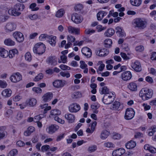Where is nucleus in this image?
I'll return each mask as SVG.
<instances>
[{
	"mask_svg": "<svg viewBox=\"0 0 156 156\" xmlns=\"http://www.w3.org/2000/svg\"><path fill=\"white\" fill-rule=\"evenodd\" d=\"M24 8L25 6L23 4L17 3L15 5L13 8L9 9L8 12L11 15L18 16L21 14L20 12L22 11Z\"/></svg>",
	"mask_w": 156,
	"mask_h": 156,
	"instance_id": "1",
	"label": "nucleus"
},
{
	"mask_svg": "<svg viewBox=\"0 0 156 156\" xmlns=\"http://www.w3.org/2000/svg\"><path fill=\"white\" fill-rule=\"evenodd\" d=\"M153 94V90L147 88H142L140 91L139 96L144 101L151 98Z\"/></svg>",
	"mask_w": 156,
	"mask_h": 156,
	"instance_id": "2",
	"label": "nucleus"
},
{
	"mask_svg": "<svg viewBox=\"0 0 156 156\" xmlns=\"http://www.w3.org/2000/svg\"><path fill=\"white\" fill-rule=\"evenodd\" d=\"M45 45L42 43L40 42L35 45L33 48V51L34 53L41 55L45 52Z\"/></svg>",
	"mask_w": 156,
	"mask_h": 156,
	"instance_id": "3",
	"label": "nucleus"
},
{
	"mask_svg": "<svg viewBox=\"0 0 156 156\" xmlns=\"http://www.w3.org/2000/svg\"><path fill=\"white\" fill-rule=\"evenodd\" d=\"M133 24L135 27L143 29L145 27L146 22L141 18H137L133 20Z\"/></svg>",
	"mask_w": 156,
	"mask_h": 156,
	"instance_id": "4",
	"label": "nucleus"
},
{
	"mask_svg": "<svg viewBox=\"0 0 156 156\" xmlns=\"http://www.w3.org/2000/svg\"><path fill=\"white\" fill-rule=\"evenodd\" d=\"M113 95V94L111 92L108 94L104 95L102 99L103 102L106 105L111 104L114 100Z\"/></svg>",
	"mask_w": 156,
	"mask_h": 156,
	"instance_id": "5",
	"label": "nucleus"
},
{
	"mask_svg": "<svg viewBox=\"0 0 156 156\" xmlns=\"http://www.w3.org/2000/svg\"><path fill=\"white\" fill-rule=\"evenodd\" d=\"M9 79L12 82L16 83L22 80V76L19 72L13 73L10 76Z\"/></svg>",
	"mask_w": 156,
	"mask_h": 156,
	"instance_id": "6",
	"label": "nucleus"
},
{
	"mask_svg": "<svg viewBox=\"0 0 156 156\" xmlns=\"http://www.w3.org/2000/svg\"><path fill=\"white\" fill-rule=\"evenodd\" d=\"M135 113V112L133 108H127L125 112L124 118L126 120H130L133 118Z\"/></svg>",
	"mask_w": 156,
	"mask_h": 156,
	"instance_id": "7",
	"label": "nucleus"
},
{
	"mask_svg": "<svg viewBox=\"0 0 156 156\" xmlns=\"http://www.w3.org/2000/svg\"><path fill=\"white\" fill-rule=\"evenodd\" d=\"M16 27V24L14 23H8L4 27V30L6 33H10L15 30Z\"/></svg>",
	"mask_w": 156,
	"mask_h": 156,
	"instance_id": "8",
	"label": "nucleus"
},
{
	"mask_svg": "<svg viewBox=\"0 0 156 156\" xmlns=\"http://www.w3.org/2000/svg\"><path fill=\"white\" fill-rule=\"evenodd\" d=\"M71 20L74 23L78 24L82 22L83 19L79 14L76 13H74L72 15Z\"/></svg>",
	"mask_w": 156,
	"mask_h": 156,
	"instance_id": "9",
	"label": "nucleus"
},
{
	"mask_svg": "<svg viewBox=\"0 0 156 156\" xmlns=\"http://www.w3.org/2000/svg\"><path fill=\"white\" fill-rule=\"evenodd\" d=\"M12 35L19 42H22L24 40L23 34L20 32L16 31L13 33Z\"/></svg>",
	"mask_w": 156,
	"mask_h": 156,
	"instance_id": "10",
	"label": "nucleus"
},
{
	"mask_svg": "<svg viewBox=\"0 0 156 156\" xmlns=\"http://www.w3.org/2000/svg\"><path fill=\"white\" fill-rule=\"evenodd\" d=\"M80 109V105L76 103H73L70 105L69 107V111L71 112H76Z\"/></svg>",
	"mask_w": 156,
	"mask_h": 156,
	"instance_id": "11",
	"label": "nucleus"
},
{
	"mask_svg": "<svg viewBox=\"0 0 156 156\" xmlns=\"http://www.w3.org/2000/svg\"><path fill=\"white\" fill-rule=\"evenodd\" d=\"M131 67L137 72H140L142 70L140 63L136 61L134 63H132L131 65Z\"/></svg>",
	"mask_w": 156,
	"mask_h": 156,
	"instance_id": "12",
	"label": "nucleus"
},
{
	"mask_svg": "<svg viewBox=\"0 0 156 156\" xmlns=\"http://www.w3.org/2000/svg\"><path fill=\"white\" fill-rule=\"evenodd\" d=\"M132 77L131 73L129 71H126L121 74V78L124 81L130 80Z\"/></svg>",
	"mask_w": 156,
	"mask_h": 156,
	"instance_id": "13",
	"label": "nucleus"
},
{
	"mask_svg": "<svg viewBox=\"0 0 156 156\" xmlns=\"http://www.w3.org/2000/svg\"><path fill=\"white\" fill-rule=\"evenodd\" d=\"M58 126L55 125H51L47 128V132L49 134H52L58 129Z\"/></svg>",
	"mask_w": 156,
	"mask_h": 156,
	"instance_id": "14",
	"label": "nucleus"
},
{
	"mask_svg": "<svg viewBox=\"0 0 156 156\" xmlns=\"http://www.w3.org/2000/svg\"><path fill=\"white\" fill-rule=\"evenodd\" d=\"M96 51L97 55H98L100 56H105L109 53V51L105 48L101 50L98 49Z\"/></svg>",
	"mask_w": 156,
	"mask_h": 156,
	"instance_id": "15",
	"label": "nucleus"
},
{
	"mask_svg": "<svg viewBox=\"0 0 156 156\" xmlns=\"http://www.w3.org/2000/svg\"><path fill=\"white\" fill-rule=\"evenodd\" d=\"M6 127L5 126L0 127V140L5 137L7 135L6 131Z\"/></svg>",
	"mask_w": 156,
	"mask_h": 156,
	"instance_id": "16",
	"label": "nucleus"
},
{
	"mask_svg": "<svg viewBox=\"0 0 156 156\" xmlns=\"http://www.w3.org/2000/svg\"><path fill=\"white\" fill-rule=\"evenodd\" d=\"M37 103V100L34 98H31L27 99L25 102V103L27 105L32 107L34 106Z\"/></svg>",
	"mask_w": 156,
	"mask_h": 156,
	"instance_id": "17",
	"label": "nucleus"
},
{
	"mask_svg": "<svg viewBox=\"0 0 156 156\" xmlns=\"http://www.w3.org/2000/svg\"><path fill=\"white\" fill-rule=\"evenodd\" d=\"M125 152V150L123 148H120L114 151L112 155L113 156H121Z\"/></svg>",
	"mask_w": 156,
	"mask_h": 156,
	"instance_id": "18",
	"label": "nucleus"
},
{
	"mask_svg": "<svg viewBox=\"0 0 156 156\" xmlns=\"http://www.w3.org/2000/svg\"><path fill=\"white\" fill-rule=\"evenodd\" d=\"M82 53L84 55L87 56V57H90L92 55L91 50L87 47L83 48L81 50Z\"/></svg>",
	"mask_w": 156,
	"mask_h": 156,
	"instance_id": "19",
	"label": "nucleus"
},
{
	"mask_svg": "<svg viewBox=\"0 0 156 156\" xmlns=\"http://www.w3.org/2000/svg\"><path fill=\"white\" fill-rule=\"evenodd\" d=\"M53 94L52 93L48 92L45 94L42 97L43 101L45 102H47L50 101L52 98Z\"/></svg>",
	"mask_w": 156,
	"mask_h": 156,
	"instance_id": "20",
	"label": "nucleus"
},
{
	"mask_svg": "<svg viewBox=\"0 0 156 156\" xmlns=\"http://www.w3.org/2000/svg\"><path fill=\"white\" fill-rule=\"evenodd\" d=\"M54 87L56 88H60L63 87L65 84L64 82L61 80H56L53 83Z\"/></svg>",
	"mask_w": 156,
	"mask_h": 156,
	"instance_id": "21",
	"label": "nucleus"
},
{
	"mask_svg": "<svg viewBox=\"0 0 156 156\" xmlns=\"http://www.w3.org/2000/svg\"><path fill=\"white\" fill-rule=\"evenodd\" d=\"M68 32L71 34L75 33L76 34H78L80 33V29L73 27L72 26H69L68 27Z\"/></svg>",
	"mask_w": 156,
	"mask_h": 156,
	"instance_id": "22",
	"label": "nucleus"
},
{
	"mask_svg": "<svg viewBox=\"0 0 156 156\" xmlns=\"http://www.w3.org/2000/svg\"><path fill=\"white\" fill-rule=\"evenodd\" d=\"M65 117L67 119L69 123H73L75 119V117L74 115L72 114H67L65 115Z\"/></svg>",
	"mask_w": 156,
	"mask_h": 156,
	"instance_id": "23",
	"label": "nucleus"
},
{
	"mask_svg": "<svg viewBox=\"0 0 156 156\" xmlns=\"http://www.w3.org/2000/svg\"><path fill=\"white\" fill-rule=\"evenodd\" d=\"M48 39H49L48 41L52 46H55L56 43V37L52 35H49Z\"/></svg>",
	"mask_w": 156,
	"mask_h": 156,
	"instance_id": "24",
	"label": "nucleus"
},
{
	"mask_svg": "<svg viewBox=\"0 0 156 156\" xmlns=\"http://www.w3.org/2000/svg\"><path fill=\"white\" fill-rule=\"evenodd\" d=\"M12 93V91L10 89H6L2 91V94L5 97H8L11 96Z\"/></svg>",
	"mask_w": 156,
	"mask_h": 156,
	"instance_id": "25",
	"label": "nucleus"
},
{
	"mask_svg": "<svg viewBox=\"0 0 156 156\" xmlns=\"http://www.w3.org/2000/svg\"><path fill=\"white\" fill-rule=\"evenodd\" d=\"M115 33V31L113 29L110 28L105 31L104 35L107 37H111Z\"/></svg>",
	"mask_w": 156,
	"mask_h": 156,
	"instance_id": "26",
	"label": "nucleus"
},
{
	"mask_svg": "<svg viewBox=\"0 0 156 156\" xmlns=\"http://www.w3.org/2000/svg\"><path fill=\"white\" fill-rule=\"evenodd\" d=\"M107 13L104 11H101L99 12L97 14V17L98 20H101L103 17L106 16Z\"/></svg>",
	"mask_w": 156,
	"mask_h": 156,
	"instance_id": "27",
	"label": "nucleus"
},
{
	"mask_svg": "<svg viewBox=\"0 0 156 156\" xmlns=\"http://www.w3.org/2000/svg\"><path fill=\"white\" fill-rule=\"evenodd\" d=\"M34 130V127L33 126H30L27 129L26 131L24 132V135L26 136H29L32 133Z\"/></svg>",
	"mask_w": 156,
	"mask_h": 156,
	"instance_id": "28",
	"label": "nucleus"
},
{
	"mask_svg": "<svg viewBox=\"0 0 156 156\" xmlns=\"http://www.w3.org/2000/svg\"><path fill=\"white\" fill-rule=\"evenodd\" d=\"M136 146V143L133 141L128 142L126 144V148L129 149H131L134 147Z\"/></svg>",
	"mask_w": 156,
	"mask_h": 156,
	"instance_id": "29",
	"label": "nucleus"
},
{
	"mask_svg": "<svg viewBox=\"0 0 156 156\" xmlns=\"http://www.w3.org/2000/svg\"><path fill=\"white\" fill-rule=\"evenodd\" d=\"M144 148L145 150H148L152 153L156 152V149L152 146H150L149 144H146L144 146Z\"/></svg>",
	"mask_w": 156,
	"mask_h": 156,
	"instance_id": "30",
	"label": "nucleus"
},
{
	"mask_svg": "<svg viewBox=\"0 0 156 156\" xmlns=\"http://www.w3.org/2000/svg\"><path fill=\"white\" fill-rule=\"evenodd\" d=\"M128 87L132 91H136L137 90L136 84L134 82L130 83L128 85Z\"/></svg>",
	"mask_w": 156,
	"mask_h": 156,
	"instance_id": "31",
	"label": "nucleus"
},
{
	"mask_svg": "<svg viewBox=\"0 0 156 156\" xmlns=\"http://www.w3.org/2000/svg\"><path fill=\"white\" fill-rule=\"evenodd\" d=\"M0 55L4 58H6L8 56V52L3 48H0Z\"/></svg>",
	"mask_w": 156,
	"mask_h": 156,
	"instance_id": "32",
	"label": "nucleus"
},
{
	"mask_svg": "<svg viewBox=\"0 0 156 156\" xmlns=\"http://www.w3.org/2000/svg\"><path fill=\"white\" fill-rule=\"evenodd\" d=\"M48 62L51 65L55 66L57 64L56 60L53 57H50L48 58Z\"/></svg>",
	"mask_w": 156,
	"mask_h": 156,
	"instance_id": "33",
	"label": "nucleus"
},
{
	"mask_svg": "<svg viewBox=\"0 0 156 156\" xmlns=\"http://www.w3.org/2000/svg\"><path fill=\"white\" fill-rule=\"evenodd\" d=\"M141 0H130V2L132 5L135 6H139L142 3Z\"/></svg>",
	"mask_w": 156,
	"mask_h": 156,
	"instance_id": "34",
	"label": "nucleus"
},
{
	"mask_svg": "<svg viewBox=\"0 0 156 156\" xmlns=\"http://www.w3.org/2000/svg\"><path fill=\"white\" fill-rule=\"evenodd\" d=\"M99 91L101 94H108L110 93L109 89L106 86H104L102 87L101 90L100 89Z\"/></svg>",
	"mask_w": 156,
	"mask_h": 156,
	"instance_id": "35",
	"label": "nucleus"
},
{
	"mask_svg": "<svg viewBox=\"0 0 156 156\" xmlns=\"http://www.w3.org/2000/svg\"><path fill=\"white\" fill-rule=\"evenodd\" d=\"M120 105V103L118 101H115L111 106L110 109L113 110H117Z\"/></svg>",
	"mask_w": 156,
	"mask_h": 156,
	"instance_id": "36",
	"label": "nucleus"
},
{
	"mask_svg": "<svg viewBox=\"0 0 156 156\" xmlns=\"http://www.w3.org/2000/svg\"><path fill=\"white\" fill-rule=\"evenodd\" d=\"M109 133V132L107 131L103 130L101 133L100 138L102 139H105L108 136Z\"/></svg>",
	"mask_w": 156,
	"mask_h": 156,
	"instance_id": "37",
	"label": "nucleus"
},
{
	"mask_svg": "<svg viewBox=\"0 0 156 156\" xmlns=\"http://www.w3.org/2000/svg\"><path fill=\"white\" fill-rule=\"evenodd\" d=\"M4 43L5 44L8 46H12L15 44V42L10 39H5Z\"/></svg>",
	"mask_w": 156,
	"mask_h": 156,
	"instance_id": "38",
	"label": "nucleus"
},
{
	"mask_svg": "<svg viewBox=\"0 0 156 156\" xmlns=\"http://www.w3.org/2000/svg\"><path fill=\"white\" fill-rule=\"evenodd\" d=\"M9 54L8 55L10 58H12L14 56L15 54L18 53V51L16 49H13L10 50L9 52Z\"/></svg>",
	"mask_w": 156,
	"mask_h": 156,
	"instance_id": "39",
	"label": "nucleus"
},
{
	"mask_svg": "<svg viewBox=\"0 0 156 156\" xmlns=\"http://www.w3.org/2000/svg\"><path fill=\"white\" fill-rule=\"evenodd\" d=\"M105 47L106 48L110 47L112 44V41L110 39H107L104 41Z\"/></svg>",
	"mask_w": 156,
	"mask_h": 156,
	"instance_id": "40",
	"label": "nucleus"
},
{
	"mask_svg": "<svg viewBox=\"0 0 156 156\" xmlns=\"http://www.w3.org/2000/svg\"><path fill=\"white\" fill-rule=\"evenodd\" d=\"M51 115H52L57 116L61 114V111L58 109H55L52 110L50 112Z\"/></svg>",
	"mask_w": 156,
	"mask_h": 156,
	"instance_id": "41",
	"label": "nucleus"
},
{
	"mask_svg": "<svg viewBox=\"0 0 156 156\" xmlns=\"http://www.w3.org/2000/svg\"><path fill=\"white\" fill-rule=\"evenodd\" d=\"M44 75L42 73H39L35 77L33 80L34 81L37 82L42 79Z\"/></svg>",
	"mask_w": 156,
	"mask_h": 156,
	"instance_id": "42",
	"label": "nucleus"
},
{
	"mask_svg": "<svg viewBox=\"0 0 156 156\" xmlns=\"http://www.w3.org/2000/svg\"><path fill=\"white\" fill-rule=\"evenodd\" d=\"M64 12V10L63 9H61L56 12L55 16L58 17H61L63 16Z\"/></svg>",
	"mask_w": 156,
	"mask_h": 156,
	"instance_id": "43",
	"label": "nucleus"
},
{
	"mask_svg": "<svg viewBox=\"0 0 156 156\" xmlns=\"http://www.w3.org/2000/svg\"><path fill=\"white\" fill-rule=\"evenodd\" d=\"M97 149V146L95 145H94L89 147L87 149V151L90 153H91L96 151Z\"/></svg>",
	"mask_w": 156,
	"mask_h": 156,
	"instance_id": "44",
	"label": "nucleus"
},
{
	"mask_svg": "<svg viewBox=\"0 0 156 156\" xmlns=\"http://www.w3.org/2000/svg\"><path fill=\"white\" fill-rule=\"evenodd\" d=\"M81 96V93L79 92H76L72 94L71 97L73 98H77Z\"/></svg>",
	"mask_w": 156,
	"mask_h": 156,
	"instance_id": "45",
	"label": "nucleus"
},
{
	"mask_svg": "<svg viewBox=\"0 0 156 156\" xmlns=\"http://www.w3.org/2000/svg\"><path fill=\"white\" fill-rule=\"evenodd\" d=\"M49 35L47 34H41L39 37V39L41 41L45 40L46 38L48 39Z\"/></svg>",
	"mask_w": 156,
	"mask_h": 156,
	"instance_id": "46",
	"label": "nucleus"
},
{
	"mask_svg": "<svg viewBox=\"0 0 156 156\" xmlns=\"http://www.w3.org/2000/svg\"><path fill=\"white\" fill-rule=\"evenodd\" d=\"M18 151L16 149H13L10 151L7 156H15L17 154Z\"/></svg>",
	"mask_w": 156,
	"mask_h": 156,
	"instance_id": "47",
	"label": "nucleus"
},
{
	"mask_svg": "<svg viewBox=\"0 0 156 156\" xmlns=\"http://www.w3.org/2000/svg\"><path fill=\"white\" fill-rule=\"evenodd\" d=\"M36 4L35 3H32L30 5V8L33 11H37L39 9V8L38 7H36Z\"/></svg>",
	"mask_w": 156,
	"mask_h": 156,
	"instance_id": "48",
	"label": "nucleus"
},
{
	"mask_svg": "<svg viewBox=\"0 0 156 156\" xmlns=\"http://www.w3.org/2000/svg\"><path fill=\"white\" fill-rule=\"evenodd\" d=\"M25 59L30 62L31 60V56L30 53L29 52H27L26 53L25 55Z\"/></svg>",
	"mask_w": 156,
	"mask_h": 156,
	"instance_id": "49",
	"label": "nucleus"
},
{
	"mask_svg": "<svg viewBox=\"0 0 156 156\" xmlns=\"http://www.w3.org/2000/svg\"><path fill=\"white\" fill-rule=\"evenodd\" d=\"M95 30L91 29H87L85 30V33L87 34L91 35L95 32Z\"/></svg>",
	"mask_w": 156,
	"mask_h": 156,
	"instance_id": "50",
	"label": "nucleus"
},
{
	"mask_svg": "<svg viewBox=\"0 0 156 156\" xmlns=\"http://www.w3.org/2000/svg\"><path fill=\"white\" fill-rule=\"evenodd\" d=\"M83 6L81 4H78L75 7V9L76 11H81L83 9Z\"/></svg>",
	"mask_w": 156,
	"mask_h": 156,
	"instance_id": "51",
	"label": "nucleus"
},
{
	"mask_svg": "<svg viewBox=\"0 0 156 156\" xmlns=\"http://www.w3.org/2000/svg\"><path fill=\"white\" fill-rule=\"evenodd\" d=\"M54 119L55 121H57L58 123L63 124L65 122V121L63 120L60 118L58 116H56L54 117Z\"/></svg>",
	"mask_w": 156,
	"mask_h": 156,
	"instance_id": "52",
	"label": "nucleus"
},
{
	"mask_svg": "<svg viewBox=\"0 0 156 156\" xmlns=\"http://www.w3.org/2000/svg\"><path fill=\"white\" fill-rule=\"evenodd\" d=\"M67 40L69 42H73L75 41L76 39L75 37L71 35H68Z\"/></svg>",
	"mask_w": 156,
	"mask_h": 156,
	"instance_id": "53",
	"label": "nucleus"
},
{
	"mask_svg": "<svg viewBox=\"0 0 156 156\" xmlns=\"http://www.w3.org/2000/svg\"><path fill=\"white\" fill-rule=\"evenodd\" d=\"M136 50L138 52H142L144 49V47L142 45H140L136 46L135 48Z\"/></svg>",
	"mask_w": 156,
	"mask_h": 156,
	"instance_id": "54",
	"label": "nucleus"
},
{
	"mask_svg": "<svg viewBox=\"0 0 156 156\" xmlns=\"http://www.w3.org/2000/svg\"><path fill=\"white\" fill-rule=\"evenodd\" d=\"M60 68L63 70H69L70 69V67L66 65L62 64L59 66Z\"/></svg>",
	"mask_w": 156,
	"mask_h": 156,
	"instance_id": "55",
	"label": "nucleus"
},
{
	"mask_svg": "<svg viewBox=\"0 0 156 156\" xmlns=\"http://www.w3.org/2000/svg\"><path fill=\"white\" fill-rule=\"evenodd\" d=\"M7 86V84L5 81L0 80V87L2 88H5Z\"/></svg>",
	"mask_w": 156,
	"mask_h": 156,
	"instance_id": "56",
	"label": "nucleus"
},
{
	"mask_svg": "<svg viewBox=\"0 0 156 156\" xmlns=\"http://www.w3.org/2000/svg\"><path fill=\"white\" fill-rule=\"evenodd\" d=\"M80 68L82 69H84L87 67V65L85 63V62L83 61H80Z\"/></svg>",
	"mask_w": 156,
	"mask_h": 156,
	"instance_id": "57",
	"label": "nucleus"
},
{
	"mask_svg": "<svg viewBox=\"0 0 156 156\" xmlns=\"http://www.w3.org/2000/svg\"><path fill=\"white\" fill-rule=\"evenodd\" d=\"M106 27H103L101 25H98L96 27V29L98 30V32H100L102 31L105 30Z\"/></svg>",
	"mask_w": 156,
	"mask_h": 156,
	"instance_id": "58",
	"label": "nucleus"
},
{
	"mask_svg": "<svg viewBox=\"0 0 156 156\" xmlns=\"http://www.w3.org/2000/svg\"><path fill=\"white\" fill-rule=\"evenodd\" d=\"M32 90L37 93H41L42 92V90L40 87H34Z\"/></svg>",
	"mask_w": 156,
	"mask_h": 156,
	"instance_id": "59",
	"label": "nucleus"
},
{
	"mask_svg": "<svg viewBox=\"0 0 156 156\" xmlns=\"http://www.w3.org/2000/svg\"><path fill=\"white\" fill-rule=\"evenodd\" d=\"M29 17L31 20H34L38 18V16L36 14H34V15L30 14L29 16Z\"/></svg>",
	"mask_w": 156,
	"mask_h": 156,
	"instance_id": "60",
	"label": "nucleus"
},
{
	"mask_svg": "<svg viewBox=\"0 0 156 156\" xmlns=\"http://www.w3.org/2000/svg\"><path fill=\"white\" fill-rule=\"evenodd\" d=\"M60 75L63 77L66 76V78L69 77L70 75L69 73H66L64 72H61L60 73Z\"/></svg>",
	"mask_w": 156,
	"mask_h": 156,
	"instance_id": "61",
	"label": "nucleus"
},
{
	"mask_svg": "<svg viewBox=\"0 0 156 156\" xmlns=\"http://www.w3.org/2000/svg\"><path fill=\"white\" fill-rule=\"evenodd\" d=\"M42 119V117L40 116V115H37L35 116L34 117V122L36 123L40 121Z\"/></svg>",
	"mask_w": 156,
	"mask_h": 156,
	"instance_id": "62",
	"label": "nucleus"
},
{
	"mask_svg": "<svg viewBox=\"0 0 156 156\" xmlns=\"http://www.w3.org/2000/svg\"><path fill=\"white\" fill-rule=\"evenodd\" d=\"M120 55L121 57L124 60H127L129 59V58L127 56L125 53L121 52L120 53Z\"/></svg>",
	"mask_w": 156,
	"mask_h": 156,
	"instance_id": "63",
	"label": "nucleus"
},
{
	"mask_svg": "<svg viewBox=\"0 0 156 156\" xmlns=\"http://www.w3.org/2000/svg\"><path fill=\"white\" fill-rule=\"evenodd\" d=\"M104 145L106 147L111 148L113 147V144L111 142H107L104 144Z\"/></svg>",
	"mask_w": 156,
	"mask_h": 156,
	"instance_id": "64",
	"label": "nucleus"
}]
</instances>
